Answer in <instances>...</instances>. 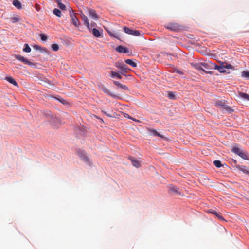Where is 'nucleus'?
I'll return each instance as SVG.
<instances>
[{
	"label": "nucleus",
	"instance_id": "nucleus-1",
	"mask_svg": "<svg viewBox=\"0 0 249 249\" xmlns=\"http://www.w3.org/2000/svg\"><path fill=\"white\" fill-rule=\"evenodd\" d=\"M231 151L232 152L238 155L242 159L249 160V155L247 151L243 150L241 148L237 146H234L232 148Z\"/></svg>",
	"mask_w": 249,
	"mask_h": 249
},
{
	"label": "nucleus",
	"instance_id": "nucleus-2",
	"mask_svg": "<svg viewBox=\"0 0 249 249\" xmlns=\"http://www.w3.org/2000/svg\"><path fill=\"white\" fill-rule=\"evenodd\" d=\"M165 27L175 32H178L182 29V26L177 23H170L167 24L165 25Z\"/></svg>",
	"mask_w": 249,
	"mask_h": 249
},
{
	"label": "nucleus",
	"instance_id": "nucleus-3",
	"mask_svg": "<svg viewBox=\"0 0 249 249\" xmlns=\"http://www.w3.org/2000/svg\"><path fill=\"white\" fill-rule=\"evenodd\" d=\"M215 105L216 107H224V108L230 112L233 111V109L231 108L230 107L225 105V102L223 101H218L215 103Z\"/></svg>",
	"mask_w": 249,
	"mask_h": 249
},
{
	"label": "nucleus",
	"instance_id": "nucleus-4",
	"mask_svg": "<svg viewBox=\"0 0 249 249\" xmlns=\"http://www.w3.org/2000/svg\"><path fill=\"white\" fill-rule=\"evenodd\" d=\"M115 66L117 68L121 70V73L123 75H124L125 73L127 72V70L128 69L125 64L121 63H116Z\"/></svg>",
	"mask_w": 249,
	"mask_h": 249
},
{
	"label": "nucleus",
	"instance_id": "nucleus-5",
	"mask_svg": "<svg viewBox=\"0 0 249 249\" xmlns=\"http://www.w3.org/2000/svg\"><path fill=\"white\" fill-rule=\"evenodd\" d=\"M14 57L17 60L23 62V63H24L25 64H27L29 65H31L32 64V62L28 61L27 59H26L25 58H24L22 55L16 54L14 55Z\"/></svg>",
	"mask_w": 249,
	"mask_h": 249
},
{
	"label": "nucleus",
	"instance_id": "nucleus-6",
	"mask_svg": "<svg viewBox=\"0 0 249 249\" xmlns=\"http://www.w3.org/2000/svg\"><path fill=\"white\" fill-rule=\"evenodd\" d=\"M70 17L73 24L76 27L79 26V21L76 17L75 14L73 13L72 11V12L70 13Z\"/></svg>",
	"mask_w": 249,
	"mask_h": 249
},
{
	"label": "nucleus",
	"instance_id": "nucleus-7",
	"mask_svg": "<svg viewBox=\"0 0 249 249\" xmlns=\"http://www.w3.org/2000/svg\"><path fill=\"white\" fill-rule=\"evenodd\" d=\"M201 63L202 67L205 68L207 70H212L214 68V64L210 61Z\"/></svg>",
	"mask_w": 249,
	"mask_h": 249
},
{
	"label": "nucleus",
	"instance_id": "nucleus-8",
	"mask_svg": "<svg viewBox=\"0 0 249 249\" xmlns=\"http://www.w3.org/2000/svg\"><path fill=\"white\" fill-rule=\"evenodd\" d=\"M129 160H131L133 165L137 168L140 167L141 166L140 162L139 160L136 159L134 157H130Z\"/></svg>",
	"mask_w": 249,
	"mask_h": 249
},
{
	"label": "nucleus",
	"instance_id": "nucleus-9",
	"mask_svg": "<svg viewBox=\"0 0 249 249\" xmlns=\"http://www.w3.org/2000/svg\"><path fill=\"white\" fill-rule=\"evenodd\" d=\"M113 83L120 88H121L125 90H129V88L126 85H123L118 81H113Z\"/></svg>",
	"mask_w": 249,
	"mask_h": 249
},
{
	"label": "nucleus",
	"instance_id": "nucleus-10",
	"mask_svg": "<svg viewBox=\"0 0 249 249\" xmlns=\"http://www.w3.org/2000/svg\"><path fill=\"white\" fill-rule=\"evenodd\" d=\"M236 168L242 172L249 175V171L248 170V168L246 166L237 165Z\"/></svg>",
	"mask_w": 249,
	"mask_h": 249
},
{
	"label": "nucleus",
	"instance_id": "nucleus-11",
	"mask_svg": "<svg viewBox=\"0 0 249 249\" xmlns=\"http://www.w3.org/2000/svg\"><path fill=\"white\" fill-rule=\"evenodd\" d=\"M116 50L117 52L119 53H127L128 52V50L127 48L124 47L119 46L116 48Z\"/></svg>",
	"mask_w": 249,
	"mask_h": 249
},
{
	"label": "nucleus",
	"instance_id": "nucleus-12",
	"mask_svg": "<svg viewBox=\"0 0 249 249\" xmlns=\"http://www.w3.org/2000/svg\"><path fill=\"white\" fill-rule=\"evenodd\" d=\"M78 154L80 156L82 160L86 162H89V159L84 152L82 151H78Z\"/></svg>",
	"mask_w": 249,
	"mask_h": 249
},
{
	"label": "nucleus",
	"instance_id": "nucleus-13",
	"mask_svg": "<svg viewBox=\"0 0 249 249\" xmlns=\"http://www.w3.org/2000/svg\"><path fill=\"white\" fill-rule=\"evenodd\" d=\"M82 19L84 21V24L87 26L88 29L89 30H90V27L89 23V22L88 21V19L87 17L85 16L84 15H83L82 16Z\"/></svg>",
	"mask_w": 249,
	"mask_h": 249
},
{
	"label": "nucleus",
	"instance_id": "nucleus-14",
	"mask_svg": "<svg viewBox=\"0 0 249 249\" xmlns=\"http://www.w3.org/2000/svg\"><path fill=\"white\" fill-rule=\"evenodd\" d=\"M202 63H191V65L194 67L195 69L198 70H203V67L202 66Z\"/></svg>",
	"mask_w": 249,
	"mask_h": 249
},
{
	"label": "nucleus",
	"instance_id": "nucleus-15",
	"mask_svg": "<svg viewBox=\"0 0 249 249\" xmlns=\"http://www.w3.org/2000/svg\"><path fill=\"white\" fill-rule=\"evenodd\" d=\"M89 15L94 19H97L98 18V15L96 14L95 11L93 9H90L89 10Z\"/></svg>",
	"mask_w": 249,
	"mask_h": 249
},
{
	"label": "nucleus",
	"instance_id": "nucleus-16",
	"mask_svg": "<svg viewBox=\"0 0 249 249\" xmlns=\"http://www.w3.org/2000/svg\"><path fill=\"white\" fill-rule=\"evenodd\" d=\"M6 79L7 81H8L11 84H13L15 86H18V83L15 81V80L12 77H7Z\"/></svg>",
	"mask_w": 249,
	"mask_h": 249
},
{
	"label": "nucleus",
	"instance_id": "nucleus-17",
	"mask_svg": "<svg viewBox=\"0 0 249 249\" xmlns=\"http://www.w3.org/2000/svg\"><path fill=\"white\" fill-rule=\"evenodd\" d=\"M213 69L217 70L220 72H224L225 71V66H219L215 64H214Z\"/></svg>",
	"mask_w": 249,
	"mask_h": 249
},
{
	"label": "nucleus",
	"instance_id": "nucleus-18",
	"mask_svg": "<svg viewBox=\"0 0 249 249\" xmlns=\"http://www.w3.org/2000/svg\"><path fill=\"white\" fill-rule=\"evenodd\" d=\"M239 96L240 97L242 98L247 101H249V95L242 92L239 93Z\"/></svg>",
	"mask_w": 249,
	"mask_h": 249
},
{
	"label": "nucleus",
	"instance_id": "nucleus-19",
	"mask_svg": "<svg viewBox=\"0 0 249 249\" xmlns=\"http://www.w3.org/2000/svg\"><path fill=\"white\" fill-rule=\"evenodd\" d=\"M13 4L18 9H20L21 8V4L18 0H14L13 1Z\"/></svg>",
	"mask_w": 249,
	"mask_h": 249
},
{
	"label": "nucleus",
	"instance_id": "nucleus-20",
	"mask_svg": "<svg viewBox=\"0 0 249 249\" xmlns=\"http://www.w3.org/2000/svg\"><path fill=\"white\" fill-rule=\"evenodd\" d=\"M125 62L126 64L130 65L133 68H135L137 67V64L131 59H126L125 60Z\"/></svg>",
	"mask_w": 249,
	"mask_h": 249
},
{
	"label": "nucleus",
	"instance_id": "nucleus-21",
	"mask_svg": "<svg viewBox=\"0 0 249 249\" xmlns=\"http://www.w3.org/2000/svg\"><path fill=\"white\" fill-rule=\"evenodd\" d=\"M110 76L113 78L117 77L120 79H122V78L118 73L112 71H110Z\"/></svg>",
	"mask_w": 249,
	"mask_h": 249
},
{
	"label": "nucleus",
	"instance_id": "nucleus-22",
	"mask_svg": "<svg viewBox=\"0 0 249 249\" xmlns=\"http://www.w3.org/2000/svg\"><path fill=\"white\" fill-rule=\"evenodd\" d=\"M92 34L96 37H99L101 36V34L98 30L96 28L92 29Z\"/></svg>",
	"mask_w": 249,
	"mask_h": 249
},
{
	"label": "nucleus",
	"instance_id": "nucleus-23",
	"mask_svg": "<svg viewBox=\"0 0 249 249\" xmlns=\"http://www.w3.org/2000/svg\"><path fill=\"white\" fill-rule=\"evenodd\" d=\"M149 132L153 134L154 135L158 136L160 138H163V136L160 135L159 133H158L156 130L154 129H150Z\"/></svg>",
	"mask_w": 249,
	"mask_h": 249
},
{
	"label": "nucleus",
	"instance_id": "nucleus-24",
	"mask_svg": "<svg viewBox=\"0 0 249 249\" xmlns=\"http://www.w3.org/2000/svg\"><path fill=\"white\" fill-rule=\"evenodd\" d=\"M208 213H211L214 215H215L217 218L218 216L220 215L219 213L217 212L215 210L211 209L208 211Z\"/></svg>",
	"mask_w": 249,
	"mask_h": 249
},
{
	"label": "nucleus",
	"instance_id": "nucleus-25",
	"mask_svg": "<svg viewBox=\"0 0 249 249\" xmlns=\"http://www.w3.org/2000/svg\"><path fill=\"white\" fill-rule=\"evenodd\" d=\"M124 31L128 34L132 35V34H133V30L129 29L128 27H124Z\"/></svg>",
	"mask_w": 249,
	"mask_h": 249
},
{
	"label": "nucleus",
	"instance_id": "nucleus-26",
	"mask_svg": "<svg viewBox=\"0 0 249 249\" xmlns=\"http://www.w3.org/2000/svg\"><path fill=\"white\" fill-rule=\"evenodd\" d=\"M23 51L26 53H29L31 52V49L28 44H25L24 48H23Z\"/></svg>",
	"mask_w": 249,
	"mask_h": 249
},
{
	"label": "nucleus",
	"instance_id": "nucleus-27",
	"mask_svg": "<svg viewBox=\"0 0 249 249\" xmlns=\"http://www.w3.org/2000/svg\"><path fill=\"white\" fill-rule=\"evenodd\" d=\"M53 13L56 15L57 16L60 17L61 16V11L57 8H55L53 10Z\"/></svg>",
	"mask_w": 249,
	"mask_h": 249
},
{
	"label": "nucleus",
	"instance_id": "nucleus-28",
	"mask_svg": "<svg viewBox=\"0 0 249 249\" xmlns=\"http://www.w3.org/2000/svg\"><path fill=\"white\" fill-rule=\"evenodd\" d=\"M242 76L249 79V71H244L242 72Z\"/></svg>",
	"mask_w": 249,
	"mask_h": 249
},
{
	"label": "nucleus",
	"instance_id": "nucleus-29",
	"mask_svg": "<svg viewBox=\"0 0 249 249\" xmlns=\"http://www.w3.org/2000/svg\"><path fill=\"white\" fill-rule=\"evenodd\" d=\"M57 4L59 6V7L62 10H66V6L61 2V1L60 0L57 2Z\"/></svg>",
	"mask_w": 249,
	"mask_h": 249
},
{
	"label": "nucleus",
	"instance_id": "nucleus-30",
	"mask_svg": "<svg viewBox=\"0 0 249 249\" xmlns=\"http://www.w3.org/2000/svg\"><path fill=\"white\" fill-rule=\"evenodd\" d=\"M170 191L174 192L175 193L180 194V193L178 191L179 189L176 187H174V186L171 187H170Z\"/></svg>",
	"mask_w": 249,
	"mask_h": 249
},
{
	"label": "nucleus",
	"instance_id": "nucleus-31",
	"mask_svg": "<svg viewBox=\"0 0 249 249\" xmlns=\"http://www.w3.org/2000/svg\"><path fill=\"white\" fill-rule=\"evenodd\" d=\"M214 165L218 168H220L222 166L221 161L219 160H214L213 162Z\"/></svg>",
	"mask_w": 249,
	"mask_h": 249
},
{
	"label": "nucleus",
	"instance_id": "nucleus-32",
	"mask_svg": "<svg viewBox=\"0 0 249 249\" xmlns=\"http://www.w3.org/2000/svg\"><path fill=\"white\" fill-rule=\"evenodd\" d=\"M40 36L41 40L43 41H46L47 40V39H48L47 36L46 35H45V34H41L40 35Z\"/></svg>",
	"mask_w": 249,
	"mask_h": 249
},
{
	"label": "nucleus",
	"instance_id": "nucleus-33",
	"mask_svg": "<svg viewBox=\"0 0 249 249\" xmlns=\"http://www.w3.org/2000/svg\"><path fill=\"white\" fill-rule=\"evenodd\" d=\"M52 48L53 51H57L59 50V46L57 44H53L52 45Z\"/></svg>",
	"mask_w": 249,
	"mask_h": 249
},
{
	"label": "nucleus",
	"instance_id": "nucleus-34",
	"mask_svg": "<svg viewBox=\"0 0 249 249\" xmlns=\"http://www.w3.org/2000/svg\"><path fill=\"white\" fill-rule=\"evenodd\" d=\"M11 20L12 23H16L19 21V18L17 17H14L11 18Z\"/></svg>",
	"mask_w": 249,
	"mask_h": 249
},
{
	"label": "nucleus",
	"instance_id": "nucleus-35",
	"mask_svg": "<svg viewBox=\"0 0 249 249\" xmlns=\"http://www.w3.org/2000/svg\"><path fill=\"white\" fill-rule=\"evenodd\" d=\"M108 33L109 34V35L110 36H113V37H114L119 39V37L117 36V34H113V33H112L111 32H109V31H108Z\"/></svg>",
	"mask_w": 249,
	"mask_h": 249
},
{
	"label": "nucleus",
	"instance_id": "nucleus-36",
	"mask_svg": "<svg viewBox=\"0 0 249 249\" xmlns=\"http://www.w3.org/2000/svg\"><path fill=\"white\" fill-rule=\"evenodd\" d=\"M132 35H134L135 36H139L140 35V33L139 31L133 30Z\"/></svg>",
	"mask_w": 249,
	"mask_h": 249
},
{
	"label": "nucleus",
	"instance_id": "nucleus-37",
	"mask_svg": "<svg viewBox=\"0 0 249 249\" xmlns=\"http://www.w3.org/2000/svg\"><path fill=\"white\" fill-rule=\"evenodd\" d=\"M168 97L170 99H174L175 98V95L173 92H170L168 93Z\"/></svg>",
	"mask_w": 249,
	"mask_h": 249
},
{
	"label": "nucleus",
	"instance_id": "nucleus-38",
	"mask_svg": "<svg viewBox=\"0 0 249 249\" xmlns=\"http://www.w3.org/2000/svg\"><path fill=\"white\" fill-rule=\"evenodd\" d=\"M34 48L36 49H38V50H41V47L37 45H35L34 46Z\"/></svg>",
	"mask_w": 249,
	"mask_h": 249
},
{
	"label": "nucleus",
	"instance_id": "nucleus-39",
	"mask_svg": "<svg viewBox=\"0 0 249 249\" xmlns=\"http://www.w3.org/2000/svg\"><path fill=\"white\" fill-rule=\"evenodd\" d=\"M218 218L220 220H221L222 221H225V219L223 218V216H222L220 214L218 216Z\"/></svg>",
	"mask_w": 249,
	"mask_h": 249
},
{
	"label": "nucleus",
	"instance_id": "nucleus-40",
	"mask_svg": "<svg viewBox=\"0 0 249 249\" xmlns=\"http://www.w3.org/2000/svg\"><path fill=\"white\" fill-rule=\"evenodd\" d=\"M218 218L220 220H221L222 221H225V219L223 218V216H222L220 214L218 216Z\"/></svg>",
	"mask_w": 249,
	"mask_h": 249
},
{
	"label": "nucleus",
	"instance_id": "nucleus-41",
	"mask_svg": "<svg viewBox=\"0 0 249 249\" xmlns=\"http://www.w3.org/2000/svg\"><path fill=\"white\" fill-rule=\"evenodd\" d=\"M175 71L179 74H183V72L181 71H180L178 70H175Z\"/></svg>",
	"mask_w": 249,
	"mask_h": 249
},
{
	"label": "nucleus",
	"instance_id": "nucleus-42",
	"mask_svg": "<svg viewBox=\"0 0 249 249\" xmlns=\"http://www.w3.org/2000/svg\"><path fill=\"white\" fill-rule=\"evenodd\" d=\"M231 68V65L230 64L226 65L225 66V68L229 69V68Z\"/></svg>",
	"mask_w": 249,
	"mask_h": 249
},
{
	"label": "nucleus",
	"instance_id": "nucleus-43",
	"mask_svg": "<svg viewBox=\"0 0 249 249\" xmlns=\"http://www.w3.org/2000/svg\"><path fill=\"white\" fill-rule=\"evenodd\" d=\"M202 71H204L205 73H210V74H212V72H211V71H205L203 68V70H202Z\"/></svg>",
	"mask_w": 249,
	"mask_h": 249
},
{
	"label": "nucleus",
	"instance_id": "nucleus-44",
	"mask_svg": "<svg viewBox=\"0 0 249 249\" xmlns=\"http://www.w3.org/2000/svg\"><path fill=\"white\" fill-rule=\"evenodd\" d=\"M59 100L60 102H61L62 103H63L64 104L66 103V101L64 99H61V100L59 99Z\"/></svg>",
	"mask_w": 249,
	"mask_h": 249
},
{
	"label": "nucleus",
	"instance_id": "nucleus-45",
	"mask_svg": "<svg viewBox=\"0 0 249 249\" xmlns=\"http://www.w3.org/2000/svg\"><path fill=\"white\" fill-rule=\"evenodd\" d=\"M46 115H48L50 116V115H51L52 114H51V112L50 111H48L47 112V113H46Z\"/></svg>",
	"mask_w": 249,
	"mask_h": 249
},
{
	"label": "nucleus",
	"instance_id": "nucleus-46",
	"mask_svg": "<svg viewBox=\"0 0 249 249\" xmlns=\"http://www.w3.org/2000/svg\"><path fill=\"white\" fill-rule=\"evenodd\" d=\"M128 115V118H130V119H133L134 121H136V119H133L132 117H129V115L128 114H127Z\"/></svg>",
	"mask_w": 249,
	"mask_h": 249
},
{
	"label": "nucleus",
	"instance_id": "nucleus-47",
	"mask_svg": "<svg viewBox=\"0 0 249 249\" xmlns=\"http://www.w3.org/2000/svg\"><path fill=\"white\" fill-rule=\"evenodd\" d=\"M105 92L108 93L109 90L107 89H106V90L105 91Z\"/></svg>",
	"mask_w": 249,
	"mask_h": 249
},
{
	"label": "nucleus",
	"instance_id": "nucleus-48",
	"mask_svg": "<svg viewBox=\"0 0 249 249\" xmlns=\"http://www.w3.org/2000/svg\"><path fill=\"white\" fill-rule=\"evenodd\" d=\"M104 113L105 114H106L107 116H110V115H108V114H107V112H105V111H104Z\"/></svg>",
	"mask_w": 249,
	"mask_h": 249
},
{
	"label": "nucleus",
	"instance_id": "nucleus-49",
	"mask_svg": "<svg viewBox=\"0 0 249 249\" xmlns=\"http://www.w3.org/2000/svg\"><path fill=\"white\" fill-rule=\"evenodd\" d=\"M233 161H234V163H235L237 162V161H236V160H233Z\"/></svg>",
	"mask_w": 249,
	"mask_h": 249
}]
</instances>
